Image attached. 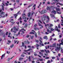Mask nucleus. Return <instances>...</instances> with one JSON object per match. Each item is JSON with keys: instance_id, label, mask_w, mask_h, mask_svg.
I'll return each instance as SVG.
<instances>
[{"instance_id": "2eb2a0df", "label": "nucleus", "mask_w": 63, "mask_h": 63, "mask_svg": "<svg viewBox=\"0 0 63 63\" xmlns=\"http://www.w3.org/2000/svg\"><path fill=\"white\" fill-rule=\"evenodd\" d=\"M58 4H60V5H61V6H63V4H62L61 3H59V2H57L56 4V5H58Z\"/></svg>"}, {"instance_id": "423d86ee", "label": "nucleus", "mask_w": 63, "mask_h": 63, "mask_svg": "<svg viewBox=\"0 0 63 63\" xmlns=\"http://www.w3.org/2000/svg\"><path fill=\"white\" fill-rule=\"evenodd\" d=\"M47 19H48V20L46 21V23H48L49 20V17H48V16H47Z\"/></svg>"}, {"instance_id": "39448f33", "label": "nucleus", "mask_w": 63, "mask_h": 63, "mask_svg": "<svg viewBox=\"0 0 63 63\" xmlns=\"http://www.w3.org/2000/svg\"><path fill=\"white\" fill-rule=\"evenodd\" d=\"M2 12V10H0V15H5V12Z\"/></svg>"}, {"instance_id": "f8f14e48", "label": "nucleus", "mask_w": 63, "mask_h": 63, "mask_svg": "<svg viewBox=\"0 0 63 63\" xmlns=\"http://www.w3.org/2000/svg\"><path fill=\"white\" fill-rule=\"evenodd\" d=\"M47 32L48 33H52V32L51 31L49 30L48 29H47Z\"/></svg>"}, {"instance_id": "0e129e2a", "label": "nucleus", "mask_w": 63, "mask_h": 63, "mask_svg": "<svg viewBox=\"0 0 63 63\" xmlns=\"http://www.w3.org/2000/svg\"><path fill=\"white\" fill-rule=\"evenodd\" d=\"M16 29V28L15 27H14V30H15Z\"/></svg>"}, {"instance_id": "f3484780", "label": "nucleus", "mask_w": 63, "mask_h": 63, "mask_svg": "<svg viewBox=\"0 0 63 63\" xmlns=\"http://www.w3.org/2000/svg\"><path fill=\"white\" fill-rule=\"evenodd\" d=\"M50 16L51 17H54V15L53 14H50Z\"/></svg>"}, {"instance_id": "e433bc0d", "label": "nucleus", "mask_w": 63, "mask_h": 63, "mask_svg": "<svg viewBox=\"0 0 63 63\" xmlns=\"http://www.w3.org/2000/svg\"><path fill=\"white\" fill-rule=\"evenodd\" d=\"M22 46L23 47H24V42H23L22 43Z\"/></svg>"}, {"instance_id": "49530a36", "label": "nucleus", "mask_w": 63, "mask_h": 63, "mask_svg": "<svg viewBox=\"0 0 63 63\" xmlns=\"http://www.w3.org/2000/svg\"><path fill=\"white\" fill-rule=\"evenodd\" d=\"M34 56H38L37 54H36V53L34 54Z\"/></svg>"}, {"instance_id": "5701e85b", "label": "nucleus", "mask_w": 63, "mask_h": 63, "mask_svg": "<svg viewBox=\"0 0 63 63\" xmlns=\"http://www.w3.org/2000/svg\"><path fill=\"white\" fill-rule=\"evenodd\" d=\"M58 28H61V27L60 26V24H58Z\"/></svg>"}, {"instance_id": "13d9d810", "label": "nucleus", "mask_w": 63, "mask_h": 63, "mask_svg": "<svg viewBox=\"0 0 63 63\" xmlns=\"http://www.w3.org/2000/svg\"><path fill=\"white\" fill-rule=\"evenodd\" d=\"M38 24L39 26H41V24L40 23H38Z\"/></svg>"}, {"instance_id": "bb28decb", "label": "nucleus", "mask_w": 63, "mask_h": 63, "mask_svg": "<svg viewBox=\"0 0 63 63\" xmlns=\"http://www.w3.org/2000/svg\"><path fill=\"white\" fill-rule=\"evenodd\" d=\"M23 19H26V17L25 16H23Z\"/></svg>"}, {"instance_id": "69168bd1", "label": "nucleus", "mask_w": 63, "mask_h": 63, "mask_svg": "<svg viewBox=\"0 0 63 63\" xmlns=\"http://www.w3.org/2000/svg\"><path fill=\"white\" fill-rule=\"evenodd\" d=\"M22 16H25V14H22Z\"/></svg>"}, {"instance_id": "de8ad7c7", "label": "nucleus", "mask_w": 63, "mask_h": 63, "mask_svg": "<svg viewBox=\"0 0 63 63\" xmlns=\"http://www.w3.org/2000/svg\"><path fill=\"white\" fill-rule=\"evenodd\" d=\"M28 51V50H24V51L25 52H27V51Z\"/></svg>"}, {"instance_id": "8fccbe9b", "label": "nucleus", "mask_w": 63, "mask_h": 63, "mask_svg": "<svg viewBox=\"0 0 63 63\" xmlns=\"http://www.w3.org/2000/svg\"><path fill=\"white\" fill-rule=\"evenodd\" d=\"M39 60H40V61H43V59H39Z\"/></svg>"}, {"instance_id": "9d476101", "label": "nucleus", "mask_w": 63, "mask_h": 63, "mask_svg": "<svg viewBox=\"0 0 63 63\" xmlns=\"http://www.w3.org/2000/svg\"><path fill=\"white\" fill-rule=\"evenodd\" d=\"M34 29L35 31H37V30H40V29L38 28L37 27L34 28Z\"/></svg>"}, {"instance_id": "603ef678", "label": "nucleus", "mask_w": 63, "mask_h": 63, "mask_svg": "<svg viewBox=\"0 0 63 63\" xmlns=\"http://www.w3.org/2000/svg\"><path fill=\"white\" fill-rule=\"evenodd\" d=\"M58 55L59 57H60V56H61V54H58Z\"/></svg>"}, {"instance_id": "5fc2aeb1", "label": "nucleus", "mask_w": 63, "mask_h": 63, "mask_svg": "<svg viewBox=\"0 0 63 63\" xmlns=\"http://www.w3.org/2000/svg\"><path fill=\"white\" fill-rule=\"evenodd\" d=\"M50 63V61H48L47 63Z\"/></svg>"}, {"instance_id": "72a5a7b5", "label": "nucleus", "mask_w": 63, "mask_h": 63, "mask_svg": "<svg viewBox=\"0 0 63 63\" xmlns=\"http://www.w3.org/2000/svg\"><path fill=\"white\" fill-rule=\"evenodd\" d=\"M55 2H53L52 3H51V4L52 5H53V4H54V5H55Z\"/></svg>"}, {"instance_id": "dca6fc26", "label": "nucleus", "mask_w": 63, "mask_h": 63, "mask_svg": "<svg viewBox=\"0 0 63 63\" xmlns=\"http://www.w3.org/2000/svg\"><path fill=\"white\" fill-rule=\"evenodd\" d=\"M36 4H35L33 6V8H34V10H35V9H36Z\"/></svg>"}, {"instance_id": "6ab92c4d", "label": "nucleus", "mask_w": 63, "mask_h": 63, "mask_svg": "<svg viewBox=\"0 0 63 63\" xmlns=\"http://www.w3.org/2000/svg\"><path fill=\"white\" fill-rule=\"evenodd\" d=\"M55 29L56 30V31H58V27L57 26H56L55 27Z\"/></svg>"}, {"instance_id": "4d7b16f0", "label": "nucleus", "mask_w": 63, "mask_h": 63, "mask_svg": "<svg viewBox=\"0 0 63 63\" xmlns=\"http://www.w3.org/2000/svg\"><path fill=\"white\" fill-rule=\"evenodd\" d=\"M22 32L23 34H24L25 33L24 32V31H21Z\"/></svg>"}, {"instance_id": "e2e57ef3", "label": "nucleus", "mask_w": 63, "mask_h": 63, "mask_svg": "<svg viewBox=\"0 0 63 63\" xmlns=\"http://www.w3.org/2000/svg\"><path fill=\"white\" fill-rule=\"evenodd\" d=\"M8 32H7L6 34V35H8Z\"/></svg>"}, {"instance_id": "c85d7f7f", "label": "nucleus", "mask_w": 63, "mask_h": 63, "mask_svg": "<svg viewBox=\"0 0 63 63\" xmlns=\"http://www.w3.org/2000/svg\"><path fill=\"white\" fill-rule=\"evenodd\" d=\"M27 24H26L25 25L24 27H25L26 28L27 27Z\"/></svg>"}, {"instance_id": "6e6d98bb", "label": "nucleus", "mask_w": 63, "mask_h": 63, "mask_svg": "<svg viewBox=\"0 0 63 63\" xmlns=\"http://www.w3.org/2000/svg\"><path fill=\"white\" fill-rule=\"evenodd\" d=\"M29 35H27V36H26V38H29Z\"/></svg>"}, {"instance_id": "09e8293b", "label": "nucleus", "mask_w": 63, "mask_h": 63, "mask_svg": "<svg viewBox=\"0 0 63 63\" xmlns=\"http://www.w3.org/2000/svg\"><path fill=\"white\" fill-rule=\"evenodd\" d=\"M21 56L22 57H24V54H22L21 55Z\"/></svg>"}, {"instance_id": "4be33fe9", "label": "nucleus", "mask_w": 63, "mask_h": 63, "mask_svg": "<svg viewBox=\"0 0 63 63\" xmlns=\"http://www.w3.org/2000/svg\"><path fill=\"white\" fill-rule=\"evenodd\" d=\"M44 20L43 19V18H42V21H43V23H44V24H46V23H45V22H44Z\"/></svg>"}, {"instance_id": "f704fd0d", "label": "nucleus", "mask_w": 63, "mask_h": 63, "mask_svg": "<svg viewBox=\"0 0 63 63\" xmlns=\"http://www.w3.org/2000/svg\"><path fill=\"white\" fill-rule=\"evenodd\" d=\"M33 13L34 14V12L33 11L32 12V14H31V16H33Z\"/></svg>"}, {"instance_id": "a878e982", "label": "nucleus", "mask_w": 63, "mask_h": 63, "mask_svg": "<svg viewBox=\"0 0 63 63\" xmlns=\"http://www.w3.org/2000/svg\"><path fill=\"white\" fill-rule=\"evenodd\" d=\"M2 9L3 11H4V6L3 5L2 6Z\"/></svg>"}, {"instance_id": "9b49d317", "label": "nucleus", "mask_w": 63, "mask_h": 63, "mask_svg": "<svg viewBox=\"0 0 63 63\" xmlns=\"http://www.w3.org/2000/svg\"><path fill=\"white\" fill-rule=\"evenodd\" d=\"M47 10H49L50 11H51L50 10V7H49L48 6H47Z\"/></svg>"}, {"instance_id": "774afa93", "label": "nucleus", "mask_w": 63, "mask_h": 63, "mask_svg": "<svg viewBox=\"0 0 63 63\" xmlns=\"http://www.w3.org/2000/svg\"><path fill=\"white\" fill-rule=\"evenodd\" d=\"M16 23L18 25H19V22H16Z\"/></svg>"}, {"instance_id": "58836bf2", "label": "nucleus", "mask_w": 63, "mask_h": 63, "mask_svg": "<svg viewBox=\"0 0 63 63\" xmlns=\"http://www.w3.org/2000/svg\"><path fill=\"white\" fill-rule=\"evenodd\" d=\"M34 37V35H32L31 37V39H33V38Z\"/></svg>"}, {"instance_id": "a211bd4d", "label": "nucleus", "mask_w": 63, "mask_h": 63, "mask_svg": "<svg viewBox=\"0 0 63 63\" xmlns=\"http://www.w3.org/2000/svg\"><path fill=\"white\" fill-rule=\"evenodd\" d=\"M28 59L29 61H31V57H30V56H29V57Z\"/></svg>"}, {"instance_id": "37998d69", "label": "nucleus", "mask_w": 63, "mask_h": 63, "mask_svg": "<svg viewBox=\"0 0 63 63\" xmlns=\"http://www.w3.org/2000/svg\"><path fill=\"white\" fill-rule=\"evenodd\" d=\"M37 26V24H35V25H34V27H36V26Z\"/></svg>"}, {"instance_id": "b1692460", "label": "nucleus", "mask_w": 63, "mask_h": 63, "mask_svg": "<svg viewBox=\"0 0 63 63\" xmlns=\"http://www.w3.org/2000/svg\"><path fill=\"white\" fill-rule=\"evenodd\" d=\"M47 26V27H48V26H49V24H47H47H45V26L46 27V26Z\"/></svg>"}, {"instance_id": "a18cd8bd", "label": "nucleus", "mask_w": 63, "mask_h": 63, "mask_svg": "<svg viewBox=\"0 0 63 63\" xmlns=\"http://www.w3.org/2000/svg\"><path fill=\"white\" fill-rule=\"evenodd\" d=\"M57 13H58V14H61V12H57Z\"/></svg>"}, {"instance_id": "412c9836", "label": "nucleus", "mask_w": 63, "mask_h": 63, "mask_svg": "<svg viewBox=\"0 0 63 63\" xmlns=\"http://www.w3.org/2000/svg\"><path fill=\"white\" fill-rule=\"evenodd\" d=\"M30 34H35V33L33 32H31L30 33Z\"/></svg>"}, {"instance_id": "c9c22d12", "label": "nucleus", "mask_w": 63, "mask_h": 63, "mask_svg": "<svg viewBox=\"0 0 63 63\" xmlns=\"http://www.w3.org/2000/svg\"><path fill=\"white\" fill-rule=\"evenodd\" d=\"M3 34V32H1V33L0 34V36H1Z\"/></svg>"}, {"instance_id": "7ed1b4c3", "label": "nucleus", "mask_w": 63, "mask_h": 63, "mask_svg": "<svg viewBox=\"0 0 63 63\" xmlns=\"http://www.w3.org/2000/svg\"><path fill=\"white\" fill-rule=\"evenodd\" d=\"M20 12V11H19L16 14H14V16H15V17L16 18V16H17L19 14V13Z\"/></svg>"}, {"instance_id": "c03bdc74", "label": "nucleus", "mask_w": 63, "mask_h": 63, "mask_svg": "<svg viewBox=\"0 0 63 63\" xmlns=\"http://www.w3.org/2000/svg\"><path fill=\"white\" fill-rule=\"evenodd\" d=\"M57 49H58V50H60V47H57Z\"/></svg>"}, {"instance_id": "ddd939ff", "label": "nucleus", "mask_w": 63, "mask_h": 63, "mask_svg": "<svg viewBox=\"0 0 63 63\" xmlns=\"http://www.w3.org/2000/svg\"><path fill=\"white\" fill-rule=\"evenodd\" d=\"M5 54H3L2 55L1 57V59H3V58L4 57V56H5Z\"/></svg>"}, {"instance_id": "2f4dec72", "label": "nucleus", "mask_w": 63, "mask_h": 63, "mask_svg": "<svg viewBox=\"0 0 63 63\" xmlns=\"http://www.w3.org/2000/svg\"><path fill=\"white\" fill-rule=\"evenodd\" d=\"M35 36L36 38H37V33H35Z\"/></svg>"}, {"instance_id": "052dcab7", "label": "nucleus", "mask_w": 63, "mask_h": 63, "mask_svg": "<svg viewBox=\"0 0 63 63\" xmlns=\"http://www.w3.org/2000/svg\"><path fill=\"white\" fill-rule=\"evenodd\" d=\"M8 43H11V41L10 40H8Z\"/></svg>"}, {"instance_id": "6e6552de", "label": "nucleus", "mask_w": 63, "mask_h": 63, "mask_svg": "<svg viewBox=\"0 0 63 63\" xmlns=\"http://www.w3.org/2000/svg\"><path fill=\"white\" fill-rule=\"evenodd\" d=\"M10 22H11L12 23H13V24H14L15 23V22H14V19H12L10 20Z\"/></svg>"}, {"instance_id": "f257e3e1", "label": "nucleus", "mask_w": 63, "mask_h": 63, "mask_svg": "<svg viewBox=\"0 0 63 63\" xmlns=\"http://www.w3.org/2000/svg\"><path fill=\"white\" fill-rule=\"evenodd\" d=\"M53 25L52 24H50V26H48V28L49 29H51V31H53L54 30V29H53L52 28H51V27L52 26H53Z\"/></svg>"}, {"instance_id": "f03ea898", "label": "nucleus", "mask_w": 63, "mask_h": 63, "mask_svg": "<svg viewBox=\"0 0 63 63\" xmlns=\"http://www.w3.org/2000/svg\"><path fill=\"white\" fill-rule=\"evenodd\" d=\"M46 12H47V10H44L41 11V14L42 15L43 14H44L46 13Z\"/></svg>"}, {"instance_id": "393cba45", "label": "nucleus", "mask_w": 63, "mask_h": 63, "mask_svg": "<svg viewBox=\"0 0 63 63\" xmlns=\"http://www.w3.org/2000/svg\"><path fill=\"white\" fill-rule=\"evenodd\" d=\"M44 38L45 39H47V36H45L44 37Z\"/></svg>"}, {"instance_id": "338daca9", "label": "nucleus", "mask_w": 63, "mask_h": 63, "mask_svg": "<svg viewBox=\"0 0 63 63\" xmlns=\"http://www.w3.org/2000/svg\"><path fill=\"white\" fill-rule=\"evenodd\" d=\"M10 10L11 11H13L14 10V8H10Z\"/></svg>"}, {"instance_id": "473e14b6", "label": "nucleus", "mask_w": 63, "mask_h": 63, "mask_svg": "<svg viewBox=\"0 0 63 63\" xmlns=\"http://www.w3.org/2000/svg\"><path fill=\"white\" fill-rule=\"evenodd\" d=\"M30 50H32V49L31 48H29L28 50V51H30Z\"/></svg>"}, {"instance_id": "0eeeda50", "label": "nucleus", "mask_w": 63, "mask_h": 63, "mask_svg": "<svg viewBox=\"0 0 63 63\" xmlns=\"http://www.w3.org/2000/svg\"><path fill=\"white\" fill-rule=\"evenodd\" d=\"M56 11L57 13L58 12H60V9L59 8H57L56 9Z\"/></svg>"}, {"instance_id": "7c9ffc66", "label": "nucleus", "mask_w": 63, "mask_h": 63, "mask_svg": "<svg viewBox=\"0 0 63 63\" xmlns=\"http://www.w3.org/2000/svg\"><path fill=\"white\" fill-rule=\"evenodd\" d=\"M33 5V4H31V5H30L29 6H28L29 8V7H32V6Z\"/></svg>"}, {"instance_id": "a19ab883", "label": "nucleus", "mask_w": 63, "mask_h": 63, "mask_svg": "<svg viewBox=\"0 0 63 63\" xmlns=\"http://www.w3.org/2000/svg\"><path fill=\"white\" fill-rule=\"evenodd\" d=\"M49 57H46L45 58V59H49Z\"/></svg>"}, {"instance_id": "680f3d73", "label": "nucleus", "mask_w": 63, "mask_h": 63, "mask_svg": "<svg viewBox=\"0 0 63 63\" xmlns=\"http://www.w3.org/2000/svg\"><path fill=\"white\" fill-rule=\"evenodd\" d=\"M3 17V16H2V15H0V18H1V17Z\"/></svg>"}, {"instance_id": "864d4df0", "label": "nucleus", "mask_w": 63, "mask_h": 63, "mask_svg": "<svg viewBox=\"0 0 63 63\" xmlns=\"http://www.w3.org/2000/svg\"><path fill=\"white\" fill-rule=\"evenodd\" d=\"M5 4H6V6H8V3H5Z\"/></svg>"}, {"instance_id": "1a4fd4ad", "label": "nucleus", "mask_w": 63, "mask_h": 63, "mask_svg": "<svg viewBox=\"0 0 63 63\" xmlns=\"http://www.w3.org/2000/svg\"><path fill=\"white\" fill-rule=\"evenodd\" d=\"M51 13L52 14H54V15H55V14H56V11L55 10H53V11H51Z\"/></svg>"}, {"instance_id": "cd10ccee", "label": "nucleus", "mask_w": 63, "mask_h": 63, "mask_svg": "<svg viewBox=\"0 0 63 63\" xmlns=\"http://www.w3.org/2000/svg\"><path fill=\"white\" fill-rule=\"evenodd\" d=\"M14 44H12V45L10 46V47L12 48L14 47Z\"/></svg>"}, {"instance_id": "79ce46f5", "label": "nucleus", "mask_w": 63, "mask_h": 63, "mask_svg": "<svg viewBox=\"0 0 63 63\" xmlns=\"http://www.w3.org/2000/svg\"><path fill=\"white\" fill-rule=\"evenodd\" d=\"M40 51L41 52H45V51H44V50H41Z\"/></svg>"}, {"instance_id": "4c0bfd02", "label": "nucleus", "mask_w": 63, "mask_h": 63, "mask_svg": "<svg viewBox=\"0 0 63 63\" xmlns=\"http://www.w3.org/2000/svg\"><path fill=\"white\" fill-rule=\"evenodd\" d=\"M61 42L62 43H61V45H63V41L61 40Z\"/></svg>"}, {"instance_id": "20e7f679", "label": "nucleus", "mask_w": 63, "mask_h": 63, "mask_svg": "<svg viewBox=\"0 0 63 63\" xmlns=\"http://www.w3.org/2000/svg\"><path fill=\"white\" fill-rule=\"evenodd\" d=\"M47 16L46 15L44 14L43 15V17L42 18H43V19H44V20H46V17Z\"/></svg>"}, {"instance_id": "4468645a", "label": "nucleus", "mask_w": 63, "mask_h": 63, "mask_svg": "<svg viewBox=\"0 0 63 63\" xmlns=\"http://www.w3.org/2000/svg\"><path fill=\"white\" fill-rule=\"evenodd\" d=\"M31 13L30 12H29L28 14V16L29 17H30V16H31Z\"/></svg>"}, {"instance_id": "3c124183", "label": "nucleus", "mask_w": 63, "mask_h": 63, "mask_svg": "<svg viewBox=\"0 0 63 63\" xmlns=\"http://www.w3.org/2000/svg\"><path fill=\"white\" fill-rule=\"evenodd\" d=\"M39 22H40V23H41V24H42V22H41V20H39Z\"/></svg>"}, {"instance_id": "aec40b11", "label": "nucleus", "mask_w": 63, "mask_h": 63, "mask_svg": "<svg viewBox=\"0 0 63 63\" xmlns=\"http://www.w3.org/2000/svg\"><path fill=\"white\" fill-rule=\"evenodd\" d=\"M23 59V58L20 57L19 59V61H20V60Z\"/></svg>"}, {"instance_id": "ea45409f", "label": "nucleus", "mask_w": 63, "mask_h": 63, "mask_svg": "<svg viewBox=\"0 0 63 63\" xmlns=\"http://www.w3.org/2000/svg\"><path fill=\"white\" fill-rule=\"evenodd\" d=\"M24 43L25 44H27V41H25Z\"/></svg>"}, {"instance_id": "c756f323", "label": "nucleus", "mask_w": 63, "mask_h": 63, "mask_svg": "<svg viewBox=\"0 0 63 63\" xmlns=\"http://www.w3.org/2000/svg\"><path fill=\"white\" fill-rule=\"evenodd\" d=\"M36 46H37L36 47H38V48H39V45L38 44H37L36 45Z\"/></svg>"}, {"instance_id": "bf43d9fd", "label": "nucleus", "mask_w": 63, "mask_h": 63, "mask_svg": "<svg viewBox=\"0 0 63 63\" xmlns=\"http://www.w3.org/2000/svg\"><path fill=\"white\" fill-rule=\"evenodd\" d=\"M24 21L25 22H27V21L26 20H24Z\"/></svg>"}]
</instances>
